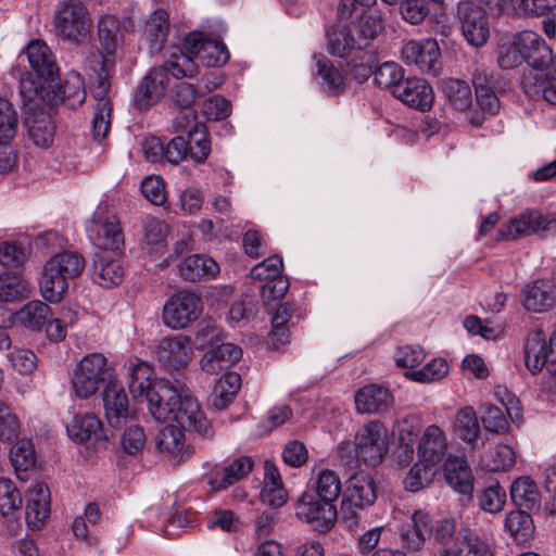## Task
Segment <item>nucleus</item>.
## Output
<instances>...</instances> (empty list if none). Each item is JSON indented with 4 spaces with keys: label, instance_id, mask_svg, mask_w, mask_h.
<instances>
[{
    "label": "nucleus",
    "instance_id": "1",
    "mask_svg": "<svg viewBox=\"0 0 556 556\" xmlns=\"http://www.w3.org/2000/svg\"><path fill=\"white\" fill-rule=\"evenodd\" d=\"M118 20L104 15L98 23L100 49H90L84 61V70L90 79V92L94 101L92 136L98 142L106 138L112 119L113 104L110 97L111 77L115 68Z\"/></svg>",
    "mask_w": 556,
    "mask_h": 556
},
{
    "label": "nucleus",
    "instance_id": "2",
    "mask_svg": "<svg viewBox=\"0 0 556 556\" xmlns=\"http://www.w3.org/2000/svg\"><path fill=\"white\" fill-rule=\"evenodd\" d=\"M85 267L77 252H63L52 256L45 265L40 282L42 296L50 303L61 301L68 289V279L76 278Z\"/></svg>",
    "mask_w": 556,
    "mask_h": 556
},
{
    "label": "nucleus",
    "instance_id": "3",
    "mask_svg": "<svg viewBox=\"0 0 556 556\" xmlns=\"http://www.w3.org/2000/svg\"><path fill=\"white\" fill-rule=\"evenodd\" d=\"M88 9L78 0L61 1L54 11L55 35L65 41L81 43L91 30Z\"/></svg>",
    "mask_w": 556,
    "mask_h": 556
},
{
    "label": "nucleus",
    "instance_id": "4",
    "mask_svg": "<svg viewBox=\"0 0 556 556\" xmlns=\"http://www.w3.org/2000/svg\"><path fill=\"white\" fill-rule=\"evenodd\" d=\"M523 361L532 375L545 369L549 375L556 376V328L546 341L543 329L534 325L525 338Z\"/></svg>",
    "mask_w": 556,
    "mask_h": 556
},
{
    "label": "nucleus",
    "instance_id": "5",
    "mask_svg": "<svg viewBox=\"0 0 556 556\" xmlns=\"http://www.w3.org/2000/svg\"><path fill=\"white\" fill-rule=\"evenodd\" d=\"M108 359L101 353H91L83 357L74 370L72 386L75 394L80 399L94 395L101 384L113 380Z\"/></svg>",
    "mask_w": 556,
    "mask_h": 556
},
{
    "label": "nucleus",
    "instance_id": "6",
    "mask_svg": "<svg viewBox=\"0 0 556 556\" xmlns=\"http://www.w3.org/2000/svg\"><path fill=\"white\" fill-rule=\"evenodd\" d=\"M295 516L315 531L327 533L336 526L338 510L336 504L317 498L312 492H304L295 503Z\"/></svg>",
    "mask_w": 556,
    "mask_h": 556
},
{
    "label": "nucleus",
    "instance_id": "7",
    "mask_svg": "<svg viewBox=\"0 0 556 556\" xmlns=\"http://www.w3.org/2000/svg\"><path fill=\"white\" fill-rule=\"evenodd\" d=\"M358 457L370 467L381 464L389 450L388 430L380 421L363 425L355 435Z\"/></svg>",
    "mask_w": 556,
    "mask_h": 556
},
{
    "label": "nucleus",
    "instance_id": "8",
    "mask_svg": "<svg viewBox=\"0 0 556 556\" xmlns=\"http://www.w3.org/2000/svg\"><path fill=\"white\" fill-rule=\"evenodd\" d=\"M89 238L100 251L119 253L125 245V236L115 215L101 216L94 212L86 226Z\"/></svg>",
    "mask_w": 556,
    "mask_h": 556
},
{
    "label": "nucleus",
    "instance_id": "9",
    "mask_svg": "<svg viewBox=\"0 0 556 556\" xmlns=\"http://www.w3.org/2000/svg\"><path fill=\"white\" fill-rule=\"evenodd\" d=\"M456 15L468 43L473 47H482L490 36L488 12L472 0H460L456 7Z\"/></svg>",
    "mask_w": 556,
    "mask_h": 556
},
{
    "label": "nucleus",
    "instance_id": "10",
    "mask_svg": "<svg viewBox=\"0 0 556 556\" xmlns=\"http://www.w3.org/2000/svg\"><path fill=\"white\" fill-rule=\"evenodd\" d=\"M169 422H176L180 429L197 432L205 438L213 435L211 424L201 410L198 400L185 389L180 390L179 402Z\"/></svg>",
    "mask_w": 556,
    "mask_h": 556
},
{
    "label": "nucleus",
    "instance_id": "11",
    "mask_svg": "<svg viewBox=\"0 0 556 556\" xmlns=\"http://www.w3.org/2000/svg\"><path fill=\"white\" fill-rule=\"evenodd\" d=\"M406 64L415 65L420 72L437 75L440 71V49L434 39L407 41L401 51Z\"/></svg>",
    "mask_w": 556,
    "mask_h": 556
},
{
    "label": "nucleus",
    "instance_id": "12",
    "mask_svg": "<svg viewBox=\"0 0 556 556\" xmlns=\"http://www.w3.org/2000/svg\"><path fill=\"white\" fill-rule=\"evenodd\" d=\"M184 46L190 49L195 60L207 67L222 66L229 60L227 47L220 41L206 38L202 33L189 34Z\"/></svg>",
    "mask_w": 556,
    "mask_h": 556
},
{
    "label": "nucleus",
    "instance_id": "13",
    "mask_svg": "<svg viewBox=\"0 0 556 556\" xmlns=\"http://www.w3.org/2000/svg\"><path fill=\"white\" fill-rule=\"evenodd\" d=\"M179 394L180 390L172 386L169 381H155L144 397L152 417L160 422H169L175 406L179 402Z\"/></svg>",
    "mask_w": 556,
    "mask_h": 556
},
{
    "label": "nucleus",
    "instance_id": "14",
    "mask_svg": "<svg viewBox=\"0 0 556 556\" xmlns=\"http://www.w3.org/2000/svg\"><path fill=\"white\" fill-rule=\"evenodd\" d=\"M515 45L520 49L522 59L532 67L531 71H544L552 62V50L544 39L532 30L515 35Z\"/></svg>",
    "mask_w": 556,
    "mask_h": 556
},
{
    "label": "nucleus",
    "instance_id": "15",
    "mask_svg": "<svg viewBox=\"0 0 556 556\" xmlns=\"http://www.w3.org/2000/svg\"><path fill=\"white\" fill-rule=\"evenodd\" d=\"M169 78L164 67H152L140 81L135 97L134 105L139 110H147L156 104L165 94Z\"/></svg>",
    "mask_w": 556,
    "mask_h": 556
},
{
    "label": "nucleus",
    "instance_id": "16",
    "mask_svg": "<svg viewBox=\"0 0 556 556\" xmlns=\"http://www.w3.org/2000/svg\"><path fill=\"white\" fill-rule=\"evenodd\" d=\"M394 97L407 106L426 112L434 102L432 87L422 78H405L394 90Z\"/></svg>",
    "mask_w": 556,
    "mask_h": 556
},
{
    "label": "nucleus",
    "instance_id": "17",
    "mask_svg": "<svg viewBox=\"0 0 556 556\" xmlns=\"http://www.w3.org/2000/svg\"><path fill=\"white\" fill-rule=\"evenodd\" d=\"M50 515V490L43 482H36L26 494L25 520L31 530L41 529Z\"/></svg>",
    "mask_w": 556,
    "mask_h": 556
},
{
    "label": "nucleus",
    "instance_id": "18",
    "mask_svg": "<svg viewBox=\"0 0 556 556\" xmlns=\"http://www.w3.org/2000/svg\"><path fill=\"white\" fill-rule=\"evenodd\" d=\"M103 407L111 427L119 428L129 417V404L125 389L115 380H109L102 394Z\"/></svg>",
    "mask_w": 556,
    "mask_h": 556
},
{
    "label": "nucleus",
    "instance_id": "19",
    "mask_svg": "<svg viewBox=\"0 0 556 556\" xmlns=\"http://www.w3.org/2000/svg\"><path fill=\"white\" fill-rule=\"evenodd\" d=\"M115 254L108 251H98L92 257V278L104 288L118 286L124 279V266Z\"/></svg>",
    "mask_w": 556,
    "mask_h": 556
},
{
    "label": "nucleus",
    "instance_id": "20",
    "mask_svg": "<svg viewBox=\"0 0 556 556\" xmlns=\"http://www.w3.org/2000/svg\"><path fill=\"white\" fill-rule=\"evenodd\" d=\"M26 55L38 78L49 84L59 76L55 56L45 41L40 39L30 41L26 47Z\"/></svg>",
    "mask_w": 556,
    "mask_h": 556
},
{
    "label": "nucleus",
    "instance_id": "21",
    "mask_svg": "<svg viewBox=\"0 0 556 556\" xmlns=\"http://www.w3.org/2000/svg\"><path fill=\"white\" fill-rule=\"evenodd\" d=\"M155 355L166 369L179 370L191 359L192 349L189 341L184 338H166L159 343Z\"/></svg>",
    "mask_w": 556,
    "mask_h": 556
},
{
    "label": "nucleus",
    "instance_id": "22",
    "mask_svg": "<svg viewBox=\"0 0 556 556\" xmlns=\"http://www.w3.org/2000/svg\"><path fill=\"white\" fill-rule=\"evenodd\" d=\"M447 438L437 425L428 426L419 438L417 445L418 458L437 467L447 451Z\"/></svg>",
    "mask_w": 556,
    "mask_h": 556
},
{
    "label": "nucleus",
    "instance_id": "23",
    "mask_svg": "<svg viewBox=\"0 0 556 556\" xmlns=\"http://www.w3.org/2000/svg\"><path fill=\"white\" fill-rule=\"evenodd\" d=\"M522 89L532 98L542 97L556 105V70L529 71L521 80Z\"/></svg>",
    "mask_w": 556,
    "mask_h": 556
},
{
    "label": "nucleus",
    "instance_id": "24",
    "mask_svg": "<svg viewBox=\"0 0 556 556\" xmlns=\"http://www.w3.org/2000/svg\"><path fill=\"white\" fill-rule=\"evenodd\" d=\"M242 357L240 346L232 343H218L207 350L201 358V368L210 375H217L238 363Z\"/></svg>",
    "mask_w": 556,
    "mask_h": 556
},
{
    "label": "nucleus",
    "instance_id": "25",
    "mask_svg": "<svg viewBox=\"0 0 556 556\" xmlns=\"http://www.w3.org/2000/svg\"><path fill=\"white\" fill-rule=\"evenodd\" d=\"M433 526L427 511L415 510L410 522L402 528L401 540L403 545L410 551H419L431 536Z\"/></svg>",
    "mask_w": 556,
    "mask_h": 556
},
{
    "label": "nucleus",
    "instance_id": "26",
    "mask_svg": "<svg viewBox=\"0 0 556 556\" xmlns=\"http://www.w3.org/2000/svg\"><path fill=\"white\" fill-rule=\"evenodd\" d=\"M551 222L541 214L528 213L518 218H513L501 226L496 240H515L532 232L544 231Z\"/></svg>",
    "mask_w": 556,
    "mask_h": 556
},
{
    "label": "nucleus",
    "instance_id": "27",
    "mask_svg": "<svg viewBox=\"0 0 556 556\" xmlns=\"http://www.w3.org/2000/svg\"><path fill=\"white\" fill-rule=\"evenodd\" d=\"M68 437L76 443H87L93 441L102 444L105 442L103 426L101 420L91 413L75 415L70 424L66 425Z\"/></svg>",
    "mask_w": 556,
    "mask_h": 556
},
{
    "label": "nucleus",
    "instance_id": "28",
    "mask_svg": "<svg viewBox=\"0 0 556 556\" xmlns=\"http://www.w3.org/2000/svg\"><path fill=\"white\" fill-rule=\"evenodd\" d=\"M444 477L452 489L471 498L475 478L466 459L459 456H448L444 464Z\"/></svg>",
    "mask_w": 556,
    "mask_h": 556
},
{
    "label": "nucleus",
    "instance_id": "29",
    "mask_svg": "<svg viewBox=\"0 0 556 556\" xmlns=\"http://www.w3.org/2000/svg\"><path fill=\"white\" fill-rule=\"evenodd\" d=\"M393 404V396L389 389L368 384L359 389L355 394V405L359 413H383Z\"/></svg>",
    "mask_w": 556,
    "mask_h": 556
},
{
    "label": "nucleus",
    "instance_id": "30",
    "mask_svg": "<svg viewBox=\"0 0 556 556\" xmlns=\"http://www.w3.org/2000/svg\"><path fill=\"white\" fill-rule=\"evenodd\" d=\"M342 500L362 507L371 506L377 500V489L374 478L366 472L353 475L346 483Z\"/></svg>",
    "mask_w": 556,
    "mask_h": 556
},
{
    "label": "nucleus",
    "instance_id": "31",
    "mask_svg": "<svg viewBox=\"0 0 556 556\" xmlns=\"http://www.w3.org/2000/svg\"><path fill=\"white\" fill-rule=\"evenodd\" d=\"M86 99L85 83L81 75L77 72L66 74L62 85L53 90V96L48 98L51 103H63L67 108L76 109L80 106Z\"/></svg>",
    "mask_w": 556,
    "mask_h": 556
},
{
    "label": "nucleus",
    "instance_id": "32",
    "mask_svg": "<svg viewBox=\"0 0 556 556\" xmlns=\"http://www.w3.org/2000/svg\"><path fill=\"white\" fill-rule=\"evenodd\" d=\"M439 556H492V552L489 544L475 531L463 528L456 538L455 548L441 549Z\"/></svg>",
    "mask_w": 556,
    "mask_h": 556
},
{
    "label": "nucleus",
    "instance_id": "33",
    "mask_svg": "<svg viewBox=\"0 0 556 556\" xmlns=\"http://www.w3.org/2000/svg\"><path fill=\"white\" fill-rule=\"evenodd\" d=\"M254 467V460L249 456H240L210 478V485L215 491L227 489L247 477Z\"/></svg>",
    "mask_w": 556,
    "mask_h": 556
},
{
    "label": "nucleus",
    "instance_id": "34",
    "mask_svg": "<svg viewBox=\"0 0 556 556\" xmlns=\"http://www.w3.org/2000/svg\"><path fill=\"white\" fill-rule=\"evenodd\" d=\"M261 498L263 503L273 507L282 506L288 498L280 472L270 460H265L264 463V484L261 491Z\"/></svg>",
    "mask_w": 556,
    "mask_h": 556
},
{
    "label": "nucleus",
    "instance_id": "35",
    "mask_svg": "<svg viewBox=\"0 0 556 556\" xmlns=\"http://www.w3.org/2000/svg\"><path fill=\"white\" fill-rule=\"evenodd\" d=\"M452 431L471 448H476L480 435V425L472 406H464L457 410Z\"/></svg>",
    "mask_w": 556,
    "mask_h": 556
},
{
    "label": "nucleus",
    "instance_id": "36",
    "mask_svg": "<svg viewBox=\"0 0 556 556\" xmlns=\"http://www.w3.org/2000/svg\"><path fill=\"white\" fill-rule=\"evenodd\" d=\"M521 303L528 313H546L554 307V294L544 282L535 281L522 289Z\"/></svg>",
    "mask_w": 556,
    "mask_h": 556
},
{
    "label": "nucleus",
    "instance_id": "37",
    "mask_svg": "<svg viewBox=\"0 0 556 556\" xmlns=\"http://www.w3.org/2000/svg\"><path fill=\"white\" fill-rule=\"evenodd\" d=\"M219 273V265L206 255H190L179 265V275L188 281H198L202 277H214Z\"/></svg>",
    "mask_w": 556,
    "mask_h": 556
},
{
    "label": "nucleus",
    "instance_id": "38",
    "mask_svg": "<svg viewBox=\"0 0 556 556\" xmlns=\"http://www.w3.org/2000/svg\"><path fill=\"white\" fill-rule=\"evenodd\" d=\"M510 497L520 508L532 510L541 503V493L534 480L529 476L517 478L510 485Z\"/></svg>",
    "mask_w": 556,
    "mask_h": 556
},
{
    "label": "nucleus",
    "instance_id": "39",
    "mask_svg": "<svg viewBox=\"0 0 556 556\" xmlns=\"http://www.w3.org/2000/svg\"><path fill=\"white\" fill-rule=\"evenodd\" d=\"M241 388V376L235 371L223 375L215 383L212 393V404L218 409H226Z\"/></svg>",
    "mask_w": 556,
    "mask_h": 556
},
{
    "label": "nucleus",
    "instance_id": "40",
    "mask_svg": "<svg viewBox=\"0 0 556 556\" xmlns=\"http://www.w3.org/2000/svg\"><path fill=\"white\" fill-rule=\"evenodd\" d=\"M317 78L320 87L329 96H339L345 90V81L341 72L325 56H315Z\"/></svg>",
    "mask_w": 556,
    "mask_h": 556
},
{
    "label": "nucleus",
    "instance_id": "41",
    "mask_svg": "<svg viewBox=\"0 0 556 556\" xmlns=\"http://www.w3.org/2000/svg\"><path fill=\"white\" fill-rule=\"evenodd\" d=\"M516 464V453L507 444H497L480 458V467L490 472L508 471Z\"/></svg>",
    "mask_w": 556,
    "mask_h": 556
},
{
    "label": "nucleus",
    "instance_id": "42",
    "mask_svg": "<svg viewBox=\"0 0 556 556\" xmlns=\"http://www.w3.org/2000/svg\"><path fill=\"white\" fill-rule=\"evenodd\" d=\"M349 28L357 38L358 46H363L365 49L382 29L381 16L376 11L362 9L358 20Z\"/></svg>",
    "mask_w": 556,
    "mask_h": 556
},
{
    "label": "nucleus",
    "instance_id": "43",
    "mask_svg": "<svg viewBox=\"0 0 556 556\" xmlns=\"http://www.w3.org/2000/svg\"><path fill=\"white\" fill-rule=\"evenodd\" d=\"M166 74H170L175 78L192 77L197 73V63L193 53L190 49L184 46V50L178 48L174 49L168 55L164 65Z\"/></svg>",
    "mask_w": 556,
    "mask_h": 556
},
{
    "label": "nucleus",
    "instance_id": "44",
    "mask_svg": "<svg viewBox=\"0 0 556 556\" xmlns=\"http://www.w3.org/2000/svg\"><path fill=\"white\" fill-rule=\"evenodd\" d=\"M314 495L331 504L339 498L342 485L339 476L330 469L320 470L312 484Z\"/></svg>",
    "mask_w": 556,
    "mask_h": 556
},
{
    "label": "nucleus",
    "instance_id": "45",
    "mask_svg": "<svg viewBox=\"0 0 556 556\" xmlns=\"http://www.w3.org/2000/svg\"><path fill=\"white\" fill-rule=\"evenodd\" d=\"M328 37V51L336 56L346 58L354 51L364 50L363 46H358L357 38L353 30L349 27L333 29L327 33Z\"/></svg>",
    "mask_w": 556,
    "mask_h": 556
},
{
    "label": "nucleus",
    "instance_id": "46",
    "mask_svg": "<svg viewBox=\"0 0 556 556\" xmlns=\"http://www.w3.org/2000/svg\"><path fill=\"white\" fill-rule=\"evenodd\" d=\"M169 29L168 14L164 10H156L146 24V34L151 53L162 50Z\"/></svg>",
    "mask_w": 556,
    "mask_h": 556
},
{
    "label": "nucleus",
    "instance_id": "47",
    "mask_svg": "<svg viewBox=\"0 0 556 556\" xmlns=\"http://www.w3.org/2000/svg\"><path fill=\"white\" fill-rule=\"evenodd\" d=\"M202 300L194 290L184 289L172 294L164 303L163 313H201Z\"/></svg>",
    "mask_w": 556,
    "mask_h": 556
},
{
    "label": "nucleus",
    "instance_id": "48",
    "mask_svg": "<svg viewBox=\"0 0 556 556\" xmlns=\"http://www.w3.org/2000/svg\"><path fill=\"white\" fill-rule=\"evenodd\" d=\"M11 463L21 479L36 466V452L30 440H18L10 451Z\"/></svg>",
    "mask_w": 556,
    "mask_h": 556
},
{
    "label": "nucleus",
    "instance_id": "49",
    "mask_svg": "<svg viewBox=\"0 0 556 556\" xmlns=\"http://www.w3.org/2000/svg\"><path fill=\"white\" fill-rule=\"evenodd\" d=\"M464 327L469 333L484 339H496L504 333L505 321L501 318H480L477 315H468L464 320Z\"/></svg>",
    "mask_w": 556,
    "mask_h": 556
},
{
    "label": "nucleus",
    "instance_id": "50",
    "mask_svg": "<svg viewBox=\"0 0 556 556\" xmlns=\"http://www.w3.org/2000/svg\"><path fill=\"white\" fill-rule=\"evenodd\" d=\"M153 370L149 364L137 362L129 370V391L135 399H144L152 389L155 381H152Z\"/></svg>",
    "mask_w": 556,
    "mask_h": 556
},
{
    "label": "nucleus",
    "instance_id": "51",
    "mask_svg": "<svg viewBox=\"0 0 556 556\" xmlns=\"http://www.w3.org/2000/svg\"><path fill=\"white\" fill-rule=\"evenodd\" d=\"M30 288L23 277L15 273L0 275V301L13 302L28 296Z\"/></svg>",
    "mask_w": 556,
    "mask_h": 556
},
{
    "label": "nucleus",
    "instance_id": "52",
    "mask_svg": "<svg viewBox=\"0 0 556 556\" xmlns=\"http://www.w3.org/2000/svg\"><path fill=\"white\" fill-rule=\"evenodd\" d=\"M434 476L435 466L418 458V462L409 469L404 478L403 484L405 490L418 492L428 486L433 481Z\"/></svg>",
    "mask_w": 556,
    "mask_h": 556
},
{
    "label": "nucleus",
    "instance_id": "53",
    "mask_svg": "<svg viewBox=\"0 0 556 556\" xmlns=\"http://www.w3.org/2000/svg\"><path fill=\"white\" fill-rule=\"evenodd\" d=\"M444 92L451 105L456 110L465 111L472 103L470 86L462 79L448 78L443 83Z\"/></svg>",
    "mask_w": 556,
    "mask_h": 556
},
{
    "label": "nucleus",
    "instance_id": "54",
    "mask_svg": "<svg viewBox=\"0 0 556 556\" xmlns=\"http://www.w3.org/2000/svg\"><path fill=\"white\" fill-rule=\"evenodd\" d=\"M505 529L516 543H526L532 533V519L522 510H513L506 515Z\"/></svg>",
    "mask_w": 556,
    "mask_h": 556
},
{
    "label": "nucleus",
    "instance_id": "55",
    "mask_svg": "<svg viewBox=\"0 0 556 556\" xmlns=\"http://www.w3.org/2000/svg\"><path fill=\"white\" fill-rule=\"evenodd\" d=\"M420 430L419 419L415 416H407L397 422L399 442L405 451L406 460L413 459L414 444L420 434Z\"/></svg>",
    "mask_w": 556,
    "mask_h": 556
},
{
    "label": "nucleus",
    "instance_id": "56",
    "mask_svg": "<svg viewBox=\"0 0 556 556\" xmlns=\"http://www.w3.org/2000/svg\"><path fill=\"white\" fill-rule=\"evenodd\" d=\"M404 71L395 62H384L374 72L375 84L388 89L393 96L394 90L404 81Z\"/></svg>",
    "mask_w": 556,
    "mask_h": 556
},
{
    "label": "nucleus",
    "instance_id": "57",
    "mask_svg": "<svg viewBox=\"0 0 556 556\" xmlns=\"http://www.w3.org/2000/svg\"><path fill=\"white\" fill-rule=\"evenodd\" d=\"M156 447L160 452L176 455L185 447L182 429L175 425L164 427L157 435Z\"/></svg>",
    "mask_w": 556,
    "mask_h": 556
},
{
    "label": "nucleus",
    "instance_id": "58",
    "mask_svg": "<svg viewBox=\"0 0 556 556\" xmlns=\"http://www.w3.org/2000/svg\"><path fill=\"white\" fill-rule=\"evenodd\" d=\"M217 85L214 83H205L204 86H194L189 83H179L175 87L174 91V102L179 108H192L193 102L203 97L205 93L211 92L216 89Z\"/></svg>",
    "mask_w": 556,
    "mask_h": 556
},
{
    "label": "nucleus",
    "instance_id": "59",
    "mask_svg": "<svg viewBox=\"0 0 556 556\" xmlns=\"http://www.w3.org/2000/svg\"><path fill=\"white\" fill-rule=\"evenodd\" d=\"M189 157L198 164L204 163L211 152V142L205 125L188 135Z\"/></svg>",
    "mask_w": 556,
    "mask_h": 556
},
{
    "label": "nucleus",
    "instance_id": "60",
    "mask_svg": "<svg viewBox=\"0 0 556 556\" xmlns=\"http://www.w3.org/2000/svg\"><path fill=\"white\" fill-rule=\"evenodd\" d=\"M477 104L479 105L482 113H471L469 122L472 126L479 127L484 122V114L495 115L500 111V100L494 92V89H486L476 93Z\"/></svg>",
    "mask_w": 556,
    "mask_h": 556
},
{
    "label": "nucleus",
    "instance_id": "61",
    "mask_svg": "<svg viewBox=\"0 0 556 556\" xmlns=\"http://www.w3.org/2000/svg\"><path fill=\"white\" fill-rule=\"evenodd\" d=\"M222 341V330L216 327L212 318H203L197 324L194 344L199 350H210Z\"/></svg>",
    "mask_w": 556,
    "mask_h": 556
},
{
    "label": "nucleus",
    "instance_id": "62",
    "mask_svg": "<svg viewBox=\"0 0 556 556\" xmlns=\"http://www.w3.org/2000/svg\"><path fill=\"white\" fill-rule=\"evenodd\" d=\"M22 507V496L14 482L0 478V513L7 517Z\"/></svg>",
    "mask_w": 556,
    "mask_h": 556
},
{
    "label": "nucleus",
    "instance_id": "63",
    "mask_svg": "<svg viewBox=\"0 0 556 556\" xmlns=\"http://www.w3.org/2000/svg\"><path fill=\"white\" fill-rule=\"evenodd\" d=\"M478 502L484 511L496 514L504 507L506 492L498 482H494L478 494Z\"/></svg>",
    "mask_w": 556,
    "mask_h": 556
},
{
    "label": "nucleus",
    "instance_id": "64",
    "mask_svg": "<svg viewBox=\"0 0 556 556\" xmlns=\"http://www.w3.org/2000/svg\"><path fill=\"white\" fill-rule=\"evenodd\" d=\"M28 135L36 147L47 149L53 142L54 126L47 117L35 118L28 126Z\"/></svg>",
    "mask_w": 556,
    "mask_h": 556
}]
</instances>
